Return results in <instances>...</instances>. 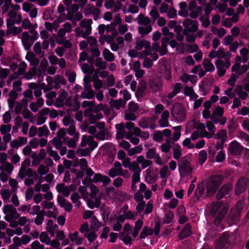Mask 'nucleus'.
Listing matches in <instances>:
<instances>
[{"label":"nucleus","instance_id":"9b49d317","mask_svg":"<svg viewBox=\"0 0 249 249\" xmlns=\"http://www.w3.org/2000/svg\"><path fill=\"white\" fill-rule=\"evenodd\" d=\"M185 29L189 32L195 33L198 30V23L196 21L187 18L183 23Z\"/></svg>","mask_w":249,"mask_h":249},{"label":"nucleus","instance_id":"ea45409f","mask_svg":"<svg viewBox=\"0 0 249 249\" xmlns=\"http://www.w3.org/2000/svg\"><path fill=\"white\" fill-rule=\"evenodd\" d=\"M67 95V93L65 91H62L59 94L55 103L57 107H61L64 105Z\"/></svg>","mask_w":249,"mask_h":249},{"label":"nucleus","instance_id":"c756f323","mask_svg":"<svg viewBox=\"0 0 249 249\" xmlns=\"http://www.w3.org/2000/svg\"><path fill=\"white\" fill-rule=\"evenodd\" d=\"M159 44L156 42L154 43L152 45V48H150V51L149 53V55L153 60L155 61L158 58V52L159 51Z\"/></svg>","mask_w":249,"mask_h":249},{"label":"nucleus","instance_id":"1a4fd4ad","mask_svg":"<svg viewBox=\"0 0 249 249\" xmlns=\"http://www.w3.org/2000/svg\"><path fill=\"white\" fill-rule=\"evenodd\" d=\"M146 157L148 159H153L158 165H162L163 164L160 156L157 152L156 148H149L146 152Z\"/></svg>","mask_w":249,"mask_h":249},{"label":"nucleus","instance_id":"58836bf2","mask_svg":"<svg viewBox=\"0 0 249 249\" xmlns=\"http://www.w3.org/2000/svg\"><path fill=\"white\" fill-rule=\"evenodd\" d=\"M109 104L112 108L119 109L125 105V102H124L122 99L112 100L110 101Z\"/></svg>","mask_w":249,"mask_h":249},{"label":"nucleus","instance_id":"c85d7f7f","mask_svg":"<svg viewBox=\"0 0 249 249\" xmlns=\"http://www.w3.org/2000/svg\"><path fill=\"white\" fill-rule=\"evenodd\" d=\"M8 15L10 19L7 20V26L9 28V25L10 24V22L11 21L12 19L15 18L17 17V19L15 20H13L11 22V24H13L14 23H16L17 24H19L22 19V17L21 15H17V13L14 11H10Z\"/></svg>","mask_w":249,"mask_h":249},{"label":"nucleus","instance_id":"5fc2aeb1","mask_svg":"<svg viewBox=\"0 0 249 249\" xmlns=\"http://www.w3.org/2000/svg\"><path fill=\"white\" fill-rule=\"evenodd\" d=\"M148 190V189H147L146 185L144 183L141 182L140 184L139 190L135 194L134 196L138 195V196H142V199H143V196L142 194H144Z\"/></svg>","mask_w":249,"mask_h":249},{"label":"nucleus","instance_id":"b1692460","mask_svg":"<svg viewBox=\"0 0 249 249\" xmlns=\"http://www.w3.org/2000/svg\"><path fill=\"white\" fill-rule=\"evenodd\" d=\"M17 91L15 90H11L9 94V97L8 99V104L9 109L13 111L15 104V100L18 97Z\"/></svg>","mask_w":249,"mask_h":249},{"label":"nucleus","instance_id":"f3484780","mask_svg":"<svg viewBox=\"0 0 249 249\" xmlns=\"http://www.w3.org/2000/svg\"><path fill=\"white\" fill-rule=\"evenodd\" d=\"M232 240V236L229 235L228 233H224L219 241L221 248H228Z\"/></svg>","mask_w":249,"mask_h":249},{"label":"nucleus","instance_id":"f257e3e1","mask_svg":"<svg viewBox=\"0 0 249 249\" xmlns=\"http://www.w3.org/2000/svg\"><path fill=\"white\" fill-rule=\"evenodd\" d=\"M222 180L221 175H215L211 177L205 182L199 184L195 191L196 196L199 198L213 195L217 190Z\"/></svg>","mask_w":249,"mask_h":249},{"label":"nucleus","instance_id":"2eb2a0df","mask_svg":"<svg viewBox=\"0 0 249 249\" xmlns=\"http://www.w3.org/2000/svg\"><path fill=\"white\" fill-rule=\"evenodd\" d=\"M228 149L231 155H237L241 152L243 148L238 142L232 141L229 144Z\"/></svg>","mask_w":249,"mask_h":249},{"label":"nucleus","instance_id":"e433bc0d","mask_svg":"<svg viewBox=\"0 0 249 249\" xmlns=\"http://www.w3.org/2000/svg\"><path fill=\"white\" fill-rule=\"evenodd\" d=\"M56 189L59 193H61L64 196H68L70 193L69 188L63 184H58L56 186Z\"/></svg>","mask_w":249,"mask_h":249},{"label":"nucleus","instance_id":"a18cd8bd","mask_svg":"<svg viewBox=\"0 0 249 249\" xmlns=\"http://www.w3.org/2000/svg\"><path fill=\"white\" fill-rule=\"evenodd\" d=\"M143 225V221L142 220H138L135 225V227L133 228L132 232L131 233V235L135 237L137 236L139 230L141 229L142 226Z\"/></svg>","mask_w":249,"mask_h":249},{"label":"nucleus","instance_id":"4d7b16f0","mask_svg":"<svg viewBox=\"0 0 249 249\" xmlns=\"http://www.w3.org/2000/svg\"><path fill=\"white\" fill-rule=\"evenodd\" d=\"M94 12L99 14L100 13V10L96 8L93 4H88L85 9L84 13L86 15H88L92 13H93Z\"/></svg>","mask_w":249,"mask_h":249},{"label":"nucleus","instance_id":"a878e982","mask_svg":"<svg viewBox=\"0 0 249 249\" xmlns=\"http://www.w3.org/2000/svg\"><path fill=\"white\" fill-rule=\"evenodd\" d=\"M169 112L168 110H164L161 115V118L159 120V124L161 127H167L169 125Z\"/></svg>","mask_w":249,"mask_h":249},{"label":"nucleus","instance_id":"338daca9","mask_svg":"<svg viewBox=\"0 0 249 249\" xmlns=\"http://www.w3.org/2000/svg\"><path fill=\"white\" fill-rule=\"evenodd\" d=\"M181 155L180 150V147L178 144L175 145L173 148V157L176 160H178L180 158Z\"/></svg>","mask_w":249,"mask_h":249},{"label":"nucleus","instance_id":"412c9836","mask_svg":"<svg viewBox=\"0 0 249 249\" xmlns=\"http://www.w3.org/2000/svg\"><path fill=\"white\" fill-rule=\"evenodd\" d=\"M139 125L142 128H149L154 129L156 125L150 118H142L139 122Z\"/></svg>","mask_w":249,"mask_h":249},{"label":"nucleus","instance_id":"6ab92c4d","mask_svg":"<svg viewBox=\"0 0 249 249\" xmlns=\"http://www.w3.org/2000/svg\"><path fill=\"white\" fill-rule=\"evenodd\" d=\"M224 111L222 107L219 106H215L211 115V120L215 123H217L218 119L223 116Z\"/></svg>","mask_w":249,"mask_h":249},{"label":"nucleus","instance_id":"7ed1b4c3","mask_svg":"<svg viewBox=\"0 0 249 249\" xmlns=\"http://www.w3.org/2000/svg\"><path fill=\"white\" fill-rule=\"evenodd\" d=\"M178 169L181 178L191 175L193 167L191 165L190 159L185 157L181 158L178 161Z\"/></svg>","mask_w":249,"mask_h":249},{"label":"nucleus","instance_id":"79ce46f5","mask_svg":"<svg viewBox=\"0 0 249 249\" xmlns=\"http://www.w3.org/2000/svg\"><path fill=\"white\" fill-rule=\"evenodd\" d=\"M102 227V223L99 221L95 216L90 219V228L93 231H98Z\"/></svg>","mask_w":249,"mask_h":249},{"label":"nucleus","instance_id":"680f3d73","mask_svg":"<svg viewBox=\"0 0 249 249\" xmlns=\"http://www.w3.org/2000/svg\"><path fill=\"white\" fill-rule=\"evenodd\" d=\"M95 65L96 67L101 70H104L107 68V63L103 61L101 58H98L95 62Z\"/></svg>","mask_w":249,"mask_h":249},{"label":"nucleus","instance_id":"a19ab883","mask_svg":"<svg viewBox=\"0 0 249 249\" xmlns=\"http://www.w3.org/2000/svg\"><path fill=\"white\" fill-rule=\"evenodd\" d=\"M138 33L143 36L146 35H148L152 31V26H141L138 28Z\"/></svg>","mask_w":249,"mask_h":249},{"label":"nucleus","instance_id":"2f4dec72","mask_svg":"<svg viewBox=\"0 0 249 249\" xmlns=\"http://www.w3.org/2000/svg\"><path fill=\"white\" fill-rule=\"evenodd\" d=\"M169 40L167 37H163L161 41V47L159 49V53L160 55H163L167 53V45L169 43Z\"/></svg>","mask_w":249,"mask_h":249},{"label":"nucleus","instance_id":"72a5a7b5","mask_svg":"<svg viewBox=\"0 0 249 249\" xmlns=\"http://www.w3.org/2000/svg\"><path fill=\"white\" fill-rule=\"evenodd\" d=\"M22 26L25 29H28L30 33H33L36 32L35 30L37 27V25L36 24H32L28 19L23 20L22 22Z\"/></svg>","mask_w":249,"mask_h":249},{"label":"nucleus","instance_id":"c03bdc74","mask_svg":"<svg viewBox=\"0 0 249 249\" xmlns=\"http://www.w3.org/2000/svg\"><path fill=\"white\" fill-rule=\"evenodd\" d=\"M217 57L219 58H225V60H229L231 57V53L230 52H225L222 48H219L216 51Z\"/></svg>","mask_w":249,"mask_h":249},{"label":"nucleus","instance_id":"09e8293b","mask_svg":"<svg viewBox=\"0 0 249 249\" xmlns=\"http://www.w3.org/2000/svg\"><path fill=\"white\" fill-rule=\"evenodd\" d=\"M103 55L105 59L108 62H112L115 59L114 54L107 49H104Z\"/></svg>","mask_w":249,"mask_h":249},{"label":"nucleus","instance_id":"8fccbe9b","mask_svg":"<svg viewBox=\"0 0 249 249\" xmlns=\"http://www.w3.org/2000/svg\"><path fill=\"white\" fill-rule=\"evenodd\" d=\"M216 139H219L221 141L225 142L227 139V134L226 130H220L216 134L214 137Z\"/></svg>","mask_w":249,"mask_h":249},{"label":"nucleus","instance_id":"423d86ee","mask_svg":"<svg viewBox=\"0 0 249 249\" xmlns=\"http://www.w3.org/2000/svg\"><path fill=\"white\" fill-rule=\"evenodd\" d=\"M33 36L31 37L28 32H24L21 35V41L23 45L26 50L30 49L34 42L37 39L38 37V33L35 32L33 33Z\"/></svg>","mask_w":249,"mask_h":249},{"label":"nucleus","instance_id":"4be33fe9","mask_svg":"<svg viewBox=\"0 0 249 249\" xmlns=\"http://www.w3.org/2000/svg\"><path fill=\"white\" fill-rule=\"evenodd\" d=\"M27 142V139L23 137H19L16 139H14L11 142L10 146L12 148H18L22 146Z\"/></svg>","mask_w":249,"mask_h":249},{"label":"nucleus","instance_id":"bb28decb","mask_svg":"<svg viewBox=\"0 0 249 249\" xmlns=\"http://www.w3.org/2000/svg\"><path fill=\"white\" fill-rule=\"evenodd\" d=\"M79 137V133H76L72 139L68 137L64 138V142L69 147L74 148L76 145L77 142L78 141Z\"/></svg>","mask_w":249,"mask_h":249},{"label":"nucleus","instance_id":"4468645a","mask_svg":"<svg viewBox=\"0 0 249 249\" xmlns=\"http://www.w3.org/2000/svg\"><path fill=\"white\" fill-rule=\"evenodd\" d=\"M27 68V64L24 62H21L20 63L19 67L18 70V72L12 74L7 80V84L10 85L14 79H16L18 76L23 75Z\"/></svg>","mask_w":249,"mask_h":249},{"label":"nucleus","instance_id":"f03ea898","mask_svg":"<svg viewBox=\"0 0 249 249\" xmlns=\"http://www.w3.org/2000/svg\"><path fill=\"white\" fill-rule=\"evenodd\" d=\"M208 207L211 214L213 216L216 215L214 223L216 226L218 225L228 212V204L222 202H217L210 204Z\"/></svg>","mask_w":249,"mask_h":249},{"label":"nucleus","instance_id":"5701e85b","mask_svg":"<svg viewBox=\"0 0 249 249\" xmlns=\"http://www.w3.org/2000/svg\"><path fill=\"white\" fill-rule=\"evenodd\" d=\"M92 180L95 183L101 182L104 184H108L111 181V179L108 177L99 173L94 174Z\"/></svg>","mask_w":249,"mask_h":249},{"label":"nucleus","instance_id":"49530a36","mask_svg":"<svg viewBox=\"0 0 249 249\" xmlns=\"http://www.w3.org/2000/svg\"><path fill=\"white\" fill-rule=\"evenodd\" d=\"M18 177L23 178L25 176L31 177L33 175V171L31 168L25 169L23 170H19Z\"/></svg>","mask_w":249,"mask_h":249},{"label":"nucleus","instance_id":"603ef678","mask_svg":"<svg viewBox=\"0 0 249 249\" xmlns=\"http://www.w3.org/2000/svg\"><path fill=\"white\" fill-rule=\"evenodd\" d=\"M153 234V230L147 227H144L141 232L140 238L145 239L148 235H152Z\"/></svg>","mask_w":249,"mask_h":249},{"label":"nucleus","instance_id":"6e6552de","mask_svg":"<svg viewBox=\"0 0 249 249\" xmlns=\"http://www.w3.org/2000/svg\"><path fill=\"white\" fill-rule=\"evenodd\" d=\"M216 68L217 70V74L219 77L225 75L226 70L228 69L231 65L229 60L227 59L223 61L218 59L215 62Z\"/></svg>","mask_w":249,"mask_h":249},{"label":"nucleus","instance_id":"774afa93","mask_svg":"<svg viewBox=\"0 0 249 249\" xmlns=\"http://www.w3.org/2000/svg\"><path fill=\"white\" fill-rule=\"evenodd\" d=\"M207 159V153L204 150H202L199 152V163L203 164Z\"/></svg>","mask_w":249,"mask_h":249},{"label":"nucleus","instance_id":"dca6fc26","mask_svg":"<svg viewBox=\"0 0 249 249\" xmlns=\"http://www.w3.org/2000/svg\"><path fill=\"white\" fill-rule=\"evenodd\" d=\"M106 192L109 197L113 199H117V196H121L123 199L125 198L126 194H123L121 191H116L113 187H109L106 188Z\"/></svg>","mask_w":249,"mask_h":249},{"label":"nucleus","instance_id":"3c124183","mask_svg":"<svg viewBox=\"0 0 249 249\" xmlns=\"http://www.w3.org/2000/svg\"><path fill=\"white\" fill-rule=\"evenodd\" d=\"M2 139L4 143L0 145V150H5L7 147V143L11 140V135L10 133L4 135Z\"/></svg>","mask_w":249,"mask_h":249},{"label":"nucleus","instance_id":"e2e57ef3","mask_svg":"<svg viewBox=\"0 0 249 249\" xmlns=\"http://www.w3.org/2000/svg\"><path fill=\"white\" fill-rule=\"evenodd\" d=\"M22 31V29L20 27H11L9 28L6 31V35H9L10 34H13L17 35L20 33Z\"/></svg>","mask_w":249,"mask_h":249},{"label":"nucleus","instance_id":"69168bd1","mask_svg":"<svg viewBox=\"0 0 249 249\" xmlns=\"http://www.w3.org/2000/svg\"><path fill=\"white\" fill-rule=\"evenodd\" d=\"M12 126L10 124H2L0 125V133L4 135L9 134L11 130Z\"/></svg>","mask_w":249,"mask_h":249},{"label":"nucleus","instance_id":"c9c22d12","mask_svg":"<svg viewBox=\"0 0 249 249\" xmlns=\"http://www.w3.org/2000/svg\"><path fill=\"white\" fill-rule=\"evenodd\" d=\"M191 225L188 223L186 224L184 228L181 231L179 234V238L182 239L189 236L191 233Z\"/></svg>","mask_w":249,"mask_h":249},{"label":"nucleus","instance_id":"9d476101","mask_svg":"<svg viewBox=\"0 0 249 249\" xmlns=\"http://www.w3.org/2000/svg\"><path fill=\"white\" fill-rule=\"evenodd\" d=\"M248 179L246 178H241L238 181L235 189L236 195H239L245 191L248 186Z\"/></svg>","mask_w":249,"mask_h":249},{"label":"nucleus","instance_id":"13d9d810","mask_svg":"<svg viewBox=\"0 0 249 249\" xmlns=\"http://www.w3.org/2000/svg\"><path fill=\"white\" fill-rule=\"evenodd\" d=\"M83 18L82 13L80 12L76 13L74 15L72 14L70 12H69L66 17V19L68 20H71L74 18L76 21H79Z\"/></svg>","mask_w":249,"mask_h":249},{"label":"nucleus","instance_id":"0e129e2a","mask_svg":"<svg viewBox=\"0 0 249 249\" xmlns=\"http://www.w3.org/2000/svg\"><path fill=\"white\" fill-rule=\"evenodd\" d=\"M39 239L42 243H45L47 245H49L51 238L49 237L47 232H42L39 236Z\"/></svg>","mask_w":249,"mask_h":249},{"label":"nucleus","instance_id":"37998d69","mask_svg":"<svg viewBox=\"0 0 249 249\" xmlns=\"http://www.w3.org/2000/svg\"><path fill=\"white\" fill-rule=\"evenodd\" d=\"M202 65L207 71L212 72L215 70L214 66L208 58H205L204 59Z\"/></svg>","mask_w":249,"mask_h":249},{"label":"nucleus","instance_id":"bf43d9fd","mask_svg":"<svg viewBox=\"0 0 249 249\" xmlns=\"http://www.w3.org/2000/svg\"><path fill=\"white\" fill-rule=\"evenodd\" d=\"M50 133L48 127L46 125H43L39 127L37 130V135L38 137L47 136Z\"/></svg>","mask_w":249,"mask_h":249},{"label":"nucleus","instance_id":"ddd939ff","mask_svg":"<svg viewBox=\"0 0 249 249\" xmlns=\"http://www.w3.org/2000/svg\"><path fill=\"white\" fill-rule=\"evenodd\" d=\"M206 126L209 132H208L206 130L203 131L202 133H201L200 137L201 138L206 137L209 139L212 138L216 131V128L213 124L211 121H207Z\"/></svg>","mask_w":249,"mask_h":249},{"label":"nucleus","instance_id":"20e7f679","mask_svg":"<svg viewBox=\"0 0 249 249\" xmlns=\"http://www.w3.org/2000/svg\"><path fill=\"white\" fill-rule=\"evenodd\" d=\"M173 117L178 122H183L186 118V111L180 104H175L171 111Z\"/></svg>","mask_w":249,"mask_h":249},{"label":"nucleus","instance_id":"39448f33","mask_svg":"<svg viewBox=\"0 0 249 249\" xmlns=\"http://www.w3.org/2000/svg\"><path fill=\"white\" fill-rule=\"evenodd\" d=\"M3 212L5 214L4 219L8 222L14 219H18L19 216L17 209L12 205H5L3 207Z\"/></svg>","mask_w":249,"mask_h":249},{"label":"nucleus","instance_id":"de8ad7c7","mask_svg":"<svg viewBox=\"0 0 249 249\" xmlns=\"http://www.w3.org/2000/svg\"><path fill=\"white\" fill-rule=\"evenodd\" d=\"M100 199L98 198H92L87 202L88 206L90 209L98 208L100 206Z\"/></svg>","mask_w":249,"mask_h":249},{"label":"nucleus","instance_id":"6e6d98bb","mask_svg":"<svg viewBox=\"0 0 249 249\" xmlns=\"http://www.w3.org/2000/svg\"><path fill=\"white\" fill-rule=\"evenodd\" d=\"M95 93L91 89L84 90L81 92V97L83 99H92L94 97Z\"/></svg>","mask_w":249,"mask_h":249},{"label":"nucleus","instance_id":"aec40b11","mask_svg":"<svg viewBox=\"0 0 249 249\" xmlns=\"http://www.w3.org/2000/svg\"><path fill=\"white\" fill-rule=\"evenodd\" d=\"M145 181L148 184L154 183L157 179V177L153 170L148 168L145 171Z\"/></svg>","mask_w":249,"mask_h":249},{"label":"nucleus","instance_id":"0eeeda50","mask_svg":"<svg viewBox=\"0 0 249 249\" xmlns=\"http://www.w3.org/2000/svg\"><path fill=\"white\" fill-rule=\"evenodd\" d=\"M144 48V50L141 53V57H145L149 55V51H150V43L149 41L142 39L137 40L135 43V49L141 50Z\"/></svg>","mask_w":249,"mask_h":249},{"label":"nucleus","instance_id":"052dcab7","mask_svg":"<svg viewBox=\"0 0 249 249\" xmlns=\"http://www.w3.org/2000/svg\"><path fill=\"white\" fill-rule=\"evenodd\" d=\"M173 128L175 131V132L173 134L172 139L174 141H177L179 139L181 136L180 130L181 129V126H175Z\"/></svg>","mask_w":249,"mask_h":249},{"label":"nucleus","instance_id":"cd10ccee","mask_svg":"<svg viewBox=\"0 0 249 249\" xmlns=\"http://www.w3.org/2000/svg\"><path fill=\"white\" fill-rule=\"evenodd\" d=\"M42 182H43V178L40 177L38 179V183H36L34 186L35 190L36 192H39L41 191H42V192H47L49 190V189H50L49 185L48 184H46V183L42 184Z\"/></svg>","mask_w":249,"mask_h":249},{"label":"nucleus","instance_id":"473e14b6","mask_svg":"<svg viewBox=\"0 0 249 249\" xmlns=\"http://www.w3.org/2000/svg\"><path fill=\"white\" fill-rule=\"evenodd\" d=\"M134 198L136 201L138 202V205L136 206V209L138 213L142 212L144 207H145V202L143 200V199L142 196H134Z\"/></svg>","mask_w":249,"mask_h":249},{"label":"nucleus","instance_id":"4c0bfd02","mask_svg":"<svg viewBox=\"0 0 249 249\" xmlns=\"http://www.w3.org/2000/svg\"><path fill=\"white\" fill-rule=\"evenodd\" d=\"M92 22V21L91 19H83L80 22V26L81 28L85 29L88 34H90Z\"/></svg>","mask_w":249,"mask_h":249},{"label":"nucleus","instance_id":"864d4df0","mask_svg":"<svg viewBox=\"0 0 249 249\" xmlns=\"http://www.w3.org/2000/svg\"><path fill=\"white\" fill-rule=\"evenodd\" d=\"M142 145H139L134 148L128 149L127 151V154L130 156H132L135 154L141 153L142 152Z\"/></svg>","mask_w":249,"mask_h":249},{"label":"nucleus","instance_id":"7c9ffc66","mask_svg":"<svg viewBox=\"0 0 249 249\" xmlns=\"http://www.w3.org/2000/svg\"><path fill=\"white\" fill-rule=\"evenodd\" d=\"M138 23L141 26H152L151 24V19L148 17H145L144 15L140 14L138 16Z\"/></svg>","mask_w":249,"mask_h":249},{"label":"nucleus","instance_id":"393cba45","mask_svg":"<svg viewBox=\"0 0 249 249\" xmlns=\"http://www.w3.org/2000/svg\"><path fill=\"white\" fill-rule=\"evenodd\" d=\"M57 200L58 204L61 207L64 208L67 212H70L71 211L72 209V205L70 202L67 201L63 196H58Z\"/></svg>","mask_w":249,"mask_h":249},{"label":"nucleus","instance_id":"f8f14e48","mask_svg":"<svg viewBox=\"0 0 249 249\" xmlns=\"http://www.w3.org/2000/svg\"><path fill=\"white\" fill-rule=\"evenodd\" d=\"M241 58L237 57L236 58V63L232 66L231 70L239 74H242L247 71L248 67L247 65H244L240 66V62H241Z\"/></svg>","mask_w":249,"mask_h":249},{"label":"nucleus","instance_id":"f704fd0d","mask_svg":"<svg viewBox=\"0 0 249 249\" xmlns=\"http://www.w3.org/2000/svg\"><path fill=\"white\" fill-rule=\"evenodd\" d=\"M1 171L11 175L14 169V166L10 162L5 161L0 166Z\"/></svg>","mask_w":249,"mask_h":249},{"label":"nucleus","instance_id":"a211bd4d","mask_svg":"<svg viewBox=\"0 0 249 249\" xmlns=\"http://www.w3.org/2000/svg\"><path fill=\"white\" fill-rule=\"evenodd\" d=\"M160 65L161 71H164V77L166 81H170L172 78V73L170 68L167 62L160 61Z\"/></svg>","mask_w":249,"mask_h":249}]
</instances>
